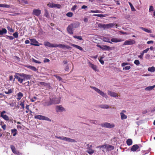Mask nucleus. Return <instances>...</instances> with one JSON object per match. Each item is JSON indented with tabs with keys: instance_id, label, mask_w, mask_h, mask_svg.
<instances>
[{
	"instance_id": "774afa93",
	"label": "nucleus",
	"mask_w": 155,
	"mask_h": 155,
	"mask_svg": "<svg viewBox=\"0 0 155 155\" xmlns=\"http://www.w3.org/2000/svg\"><path fill=\"white\" fill-rule=\"evenodd\" d=\"M49 61H50V60L49 59H47V58H45L44 60V63L48 62Z\"/></svg>"
},
{
	"instance_id": "0eeeda50",
	"label": "nucleus",
	"mask_w": 155,
	"mask_h": 155,
	"mask_svg": "<svg viewBox=\"0 0 155 155\" xmlns=\"http://www.w3.org/2000/svg\"><path fill=\"white\" fill-rule=\"evenodd\" d=\"M10 148L12 152L15 154L18 155H20L21 154V153L19 152V151L17 150L15 147L13 145H10Z\"/></svg>"
},
{
	"instance_id": "6e6d98bb",
	"label": "nucleus",
	"mask_w": 155,
	"mask_h": 155,
	"mask_svg": "<svg viewBox=\"0 0 155 155\" xmlns=\"http://www.w3.org/2000/svg\"><path fill=\"white\" fill-rule=\"evenodd\" d=\"M32 60L35 63H37V64H41V62L39 61H38L36 60H35V59H34V58H33Z\"/></svg>"
},
{
	"instance_id": "393cba45",
	"label": "nucleus",
	"mask_w": 155,
	"mask_h": 155,
	"mask_svg": "<svg viewBox=\"0 0 155 155\" xmlns=\"http://www.w3.org/2000/svg\"><path fill=\"white\" fill-rule=\"evenodd\" d=\"M31 43V45H33L34 46H38L36 43H38V42L35 39H30Z\"/></svg>"
},
{
	"instance_id": "e2e57ef3",
	"label": "nucleus",
	"mask_w": 155,
	"mask_h": 155,
	"mask_svg": "<svg viewBox=\"0 0 155 155\" xmlns=\"http://www.w3.org/2000/svg\"><path fill=\"white\" fill-rule=\"evenodd\" d=\"M149 48H147L145 50H144L142 52V54H144V53H147V52L149 51Z\"/></svg>"
},
{
	"instance_id": "13d9d810",
	"label": "nucleus",
	"mask_w": 155,
	"mask_h": 155,
	"mask_svg": "<svg viewBox=\"0 0 155 155\" xmlns=\"http://www.w3.org/2000/svg\"><path fill=\"white\" fill-rule=\"evenodd\" d=\"M0 98H2L3 97H4V98H7L6 96L2 93H0Z\"/></svg>"
},
{
	"instance_id": "0e129e2a",
	"label": "nucleus",
	"mask_w": 155,
	"mask_h": 155,
	"mask_svg": "<svg viewBox=\"0 0 155 155\" xmlns=\"http://www.w3.org/2000/svg\"><path fill=\"white\" fill-rule=\"evenodd\" d=\"M129 63L126 62H123L121 64V66L124 67L126 65L129 64Z\"/></svg>"
},
{
	"instance_id": "3c124183",
	"label": "nucleus",
	"mask_w": 155,
	"mask_h": 155,
	"mask_svg": "<svg viewBox=\"0 0 155 155\" xmlns=\"http://www.w3.org/2000/svg\"><path fill=\"white\" fill-rule=\"evenodd\" d=\"M24 102V101L23 102H21L19 104V105L23 109L25 108Z\"/></svg>"
},
{
	"instance_id": "338daca9",
	"label": "nucleus",
	"mask_w": 155,
	"mask_h": 155,
	"mask_svg": "<svg viewBox=\"0 0 155 155\" xmlns=\"http://www.w3.org/2000/svg\"><path fill=\"white\" fill-rule=\"evenodd\" d=\"M15 104H16V103H13V102H12V103H10L9 104V105L11 107H14L15 105Z\"/></svg>"
},
{
	"instance_id": "9d476101",
	"label": "nucleus",
	"mask_w": 155,
	"mask_h": 155,
	"mask_svg": "<svg viewBox=\"0 0 155 155\" xmlns=\"http://www.w3.org/2000/svg\"><path fill=\"white\" fill-rule=\"evenodd\" d=\"M102 126L105 127L112 128L114 127L115 126V125L114 124H110V123L106 122L105 123L102 124Z\"/></svg>"
},
{
	"instance_id": "a18cd8bd",
	"label": "nucleus",
	"mask_w": 155,
	"mask_h": 155,
	"mask_svg": "<svg viewBox=\"0 0 155 155\" xmlns=\"http://www.w3.org/2000/svg\"><path fill=\"white\" fill-rule=\"evenodd\" d=\"M73 37L75 38H77V39H78L79 40H83V39L82 38V37L81 36H74Z\"/></svg>"
},
{
	"instance_id": "1a4fd4ad",
	"label": "nucleus",
	"mask_w": 155,
	"mask_h": 155,
	"mask_svg": "<svg viewBox=\"0 0 155 155\" xmlns=\"http://www.w3.org/2000/svg\"><path fill=\"white\" fill-rule=\"evenodd\" d=\"M47 5L51 8H61V6L58 4H54L53 3H49Z\"/></svg>"
},
{
	"instance_id": "de8ad7c7",
	"label": "nucleus",
	"mask_w": 155,
	"mask_h": 155,
	"mask_svg": "<svg viewBox=\"0 0 155 155\" xmlns=\"http://www.w3.org/2000/svg\"><path fill=\"white\" fill-rule=\"evenodd\" d=\"M44 16L47 18H48L49 17V13L48 10L46 9L45 10Z\"/></svg>"
},
{
	"instance_id": "c9c22d12",
	"label": "nucleus",
	"mask_w": 155,
	"mask_h": 155,
	"mask_svg": "<svg viewBox=\"0 0 155 155\" xmlns=\"http://www.w3.org/2000/svg\"><path fill=\"white\" fill-rule=\"evenodd\" d=\"M57 111H62L64 110V109L61 106H58L56 107Z\"/></svg>"
},
{
	"instance_id": "2f4dec72",
	"label": "nucleus",
	"mask_w": 155,
	"mask_h": 155,
	"mask_svg": "<svg viewBox=\"0 0 155 155\" xmlns=\"http://www.w3.org/2000/svg\"><path fill=\"white\" fill-rule=\"evenodd\" d=\"M103 40L104 42H109L111 44L112 43V42L110 41L109 38L108 37H103Z\"/></svg>"
},
{
	"instance_id": "69168bd1",
	"label": "nucleus",
	"mask_w": 155,
	"mask_h": 155,
	"mask_svg": "<svg viewBox=\"0 0 155 155\" xmlns=\"http://www.w3.org/2000/svg\"><path fill=\"white\" fill-rule=\"evenodd\" d=\"M105 25V24H99V25H98V26L100 27H102V28H104L105 29V27H104V26L103 25Z\"/></svg>"
},
{
	"instance_id": "4c0bfd02",
	"label": "nucleus",
	"mask_w": 155,
	"mask_h": 155,
	"mask_svg": "<svg viewBox=\"0 0 155 155\" xmlns=\"http://www.w3.org/2000/svg\"><path fill=\"white\" fill-rule=\"evenodd\" d=\"M126 143L128 145L130 146L132 144V140L130 139H129L127 140Z\"/></svg>"
},
{
	"instance_id": "49530a36",
	"label": "nucleus",
	"mask_w": 155,
	"mask_h": 155,
	"mask_svg": "<svg viewBox=\"0 0 155 155\" xmlns=\"http://www.w3.org/2000/svg\"><path fill=\"white\" fill-rule=\"evenodd\" d=\"M7 28L8 30L10 32L12 33L14 32V30L12 28H11L9 26H7Z\"/></svg>"
},
{
	"instance_id": "dca6fc26",
	"label": "nucleus",
	"mask_w": 155,
	"mask_h": 155,
	"mask_svg": "<svg viewBox=\"0 0 155 155\" xmlns=\"http://www.w3.org/2000/svg\"><path fill=\"white\" fill-rule=\"evenodd\" d=\"M72 27L69 25L68 26L67 28V30L68 33L71 35H72L73 34V31Z\"/></svg>"
},
{
	"instance_id": "39448f33",
	"label": "nucleus",
	"mask_w": 155,
	"mask_h": 155,
	"mask_svg": "<svg viewBox=\"0 0 155 155\" xmlns=\"http://www.w3.org/2000/svg\"><path fill=\"white\" fill-rule=\"evenodd\" d=\"M49 99L51 105L58 104L60 103L59 100L56 97H50Z\"/></svg>"
},
{
	"instance_id": "72a5a7b5",
	"label": "nucleus",
	"mask_w": 155,
	"mask_h": 155,
	"mask_svg": "<svg viewBox=\"0 0 155 155\" xmlns=\"http://www.w3.org/2000/svg\"><path fill=\"white\" fill-rule=\"evenodd\" d=\"M140 28L146 32L148 33H151L152 32L151 30H148V29L144 28L143 27H140Z\"/></svg>"
},
{
	"instance_id": "bb28decb",
	"label": "nucleus",
	"mask_w": 155,
	"mask_h": 155,
	"mask_svg": "<svg viewBox=\"0 0 155 155\" xmlns=\"http://www.w3.org/2000/svg\"><path fill=\"white\" fill-rule=\"evenodd\" d=\"M21 4L23 5L24 4H28V2L27 0H17Z\"/></svg>"
},
{
	"instance_id": "ddd939ff",
	"label": "nucleus",
	"mask_w": 155,
	"mask_h": 155,
	"mask_svg": "<svg viewBox=\"0 0 155 155\" xmlns=\"http://www.w3.org/2000/svg\"><path fill=\"white\" fill-rule=\"evenodd\" d=\"M88 147L87 148V150L86 152L89 153L90 154H91L94 153V151L92 149V145H89V144L87 145Z\"/></svg>"
},
{
	"instance_id": "5fc2aeb1",
	"label": "nucleus",
	"mask_w": 155,
	"mask_h": 155,
	"mask_svg": "<svg viewBox=\"0 0 155 155\" xmlns=\"http://www.w3.org/2000/svg\"><path fill=\"white\" fill-rule=\"evenodd\" d=\"M134 63L137 65H138L140 64V61L138 60H136L134 61Z\"/></svg>"
},
{
	"instance_id": "e433bc0d",
	"label": "nucleus",
	"mask_w": 155,
	"mask_h": 155,
	"mask_svg": "<svg viewBox=\"0 0 155 155\" xmlns=\"http://www.w3.org/2000/svg\"><path fill=\"white\" fill-rule=\"evenodd\" d=\"M10 5H7L6 4H0V7H4L6 8H10Z\"/></svg>"
},
{
	"instance_id": "4be33fe9",
	"label": "nucleus",
	"mask_w": 155,
	"mask_h": 155,
	"mask_svg": "<svg viewBox=\"0 0 155 155\" xmlns=\"http://www.w3.org/2000/svg\"><path fill=\"white\" fill-rule=\"evenodd\" d=\"M115 25V24L114 23H111L105 24V25H103L104 26V27L105 28H113Z\"/></svg>"
},
{
	"instance_id": "f3484780",
	"label": "nucleus",
	"mask_w": 155,
	"mask_h": 155,
	"mask_svg": "<svg viewBox=\"0 0 155 155\" xmlns=\"http://www.w3.org/2000/svg\"><path fill=\"white\" fill-rule=\"evenodd\" d=\"M42 104L44 106H48L51 105L50 100L43 101L42 103Z\"/></svg>"
},
{
	"instance_id": "2eb2a0df",
	"label": "nucleus",
	"mask_w": 155,
	"mask_h": 155,
	"mask_svg": "<svg viewBox=\"0 0 155 155\" xmlns=\"http://www.w3.org/2000/svg\"><path fill=\"white\" fill-rule=\"evenodd\" d=\"M38 85H41L42 86H44L47 88H50V84L49 83H47L44 82H40L39 83Z\"/></svg>"
},
{
	"instance_id": "680f3d73",
	"label": "nucleus",
	"mask_w": 155,
	"mask_h": 155,
	"mask_svg": "<svg viewBox=\"0 0 155 155\" xmlns=\"http://www.w3.org/2000/svg\"><path fill=\"white\" fill-rule=\"evenodd\" d=\"M143 54H142V52H141V54L138 56V57L140 59H143Z\"/></svg>"
},
{
	"instance_id": "6ab92c4d",
	"label": "nucleus",
	"mask_w": 155,
	"mask_h": 155,
	"mask_svg": "<svg viewBox=\"0 0 155 155\" xmlns=\"http://www.w3.org/2000/svg\"><path fill=\"white\" fill-rule=\"evenodd\" d=\"M111 42L114 43L120 42L124 41V40L116 38H113L111 39Z\"/></svg>"
},
{
	"instance_id": "a878e982",
	"label": "nucleus",
	"mask_w": 155,
	"mask_h": 155,
	"mask_svg": "<svg viewBox=\"0 0 155 155\" xmlns=\"http://www.w3.org/2000/svg\"><path fill=\"white\" fill-rule=\"evenodd\" d=\"M89 64L90 66L95 71H97V66L95 65L92 64L91 63L89 62Z\"/></svg>"
},
{
	"instance_id": "412c9836",
	"label": "nucleus",
	"mask_w": 155,
	"mask_h": 155,
	"mask_svg": "<svg viewBox=\"0 0 155 155\" xmlns=\"http://www.w3.org/2000/svg\"><path fill=\"white\" fill-rule=\"evenodd\" d=\"M139 148V147L137 144L133 145L130 149L131 151L134 152Z\"/></svg>"
},
{
	"instance_id": "79ce46f5",
	"label": "nucleus",
	"mask_w": 155,
	"mask_h": 155,
	"mask_svg": "<svg viewBox=\"0 0 155 155\" xmlns=\"http://www.w3.org/2000/svg\"><path fill=\"white\" fill-rule=\"evenodd\" d=\"M128 3L130 6V8H131L132 11H136V10H135V8H134V7L133 6V5L132 3L130 2H128Z\"/></svg>"
},
{
	"instance_id": "a19ab883",
	"label": "nucleus",
	"mask_w": 155,
	"mask_h": 155,
	"mask_svg": "<svg viewBox=\"0 0 155 155\" xmlns=\"http://www.w3.org/2000/svg\"><path fill=\"white\" fill-rule=\"evenodd\" d=\"M148 70L151 72H153L155 71V68L153 67H149L148 69Z\"/></svg>"
},
{
	"instance_id": "58836bf2",
	"label": "nucleus",
	"mask_w": 155,
	"mask_h": 155,
	"mask_svg": "<svg viewBox=\"0 0 155 155\" xmlns=\"http://www.w3.org/2000/svg\"><path fill=\"white\" fill-rule=\"evenodd\" d=\"M1 116L6 121H8L9 120V117L7 115H2V116Z\"/></svg>"
},
{
	"instance_id": "f03ea898",
	"label": "nucleus",
	"mask_w": 155,
	"mask_h": 155,
	"mask_svg": "<svg viewBox=\"0 0 155 155\" xmlns=\"http://www.w3.org/2000/svg\"><path fill=\"white\" fill-rule=\"evenodd\" d=\"M91 88H92L95 91L97 92L98 93L100 94L103 97H105L106 98H107V96L106 94L104 93V92H103L102 91L100 90V89L98 88L94 87H93L92 86H90Z\"/></svg>"
},
{
	"instance_id": "052dcab7",
	"label": "nucleus",
	"mask_w": 155,
	"mask_h": 155,
	"mask_svg": "<svg viewBox=\"0 0 155 155\" xmlns=\"http://www.w3.org/2000/svg\"><path fill=\"white\" fill-rule=\"evenodd\" d=\"M77 7V5H74L71 8V10L72 11H74L76 9Z\"/></svg>"
},
{
	"instance_id": "a211bd4d",
	"label": "nucleus",
	"mask_w": 155,
	"mask_h": 155,
	"mask_svg": "<svg viewBox=\"0 0 155 155\" xmlns=\"http://www.w3.org/2000/svg\"><path fill=\"white\" fill-rule=\"evenodd\" d=\"M80 23L78 21H76L74 23L70 24L71 25L72 27L73 28H76L80 26Z\"/></svg>"
},
{
	"instance_id": "20e7f679",
	"label": "nucleus",
	"mask_w": 155,
	"mask_h": 155,
	"mask_svg": "<svg viewBox=\"0 0 155 155\" xmlns=\"http://www.w3.org/2000/svg\"><path fill=\"white\" fill-rule=\"evenodd\" d=\"M18 75H19L22 78V79H23V81L25 80L30 79L31 78V75L30 74H27L22 73L21 74H19Z\"/></svg>"
},
{
	"instance_id": "c85d7f7f",
	"label": "nucleus",
	"mask_w": 155,
	"mask_h": 155,
	"mask_svg": "<svg viewBox=\"0 0 155 155\" xmlns=\"http://www.w3.org/2000/svg\"><path fill=\"white\" fill-rule=\"evenodd\" d=\"M17 99L18 101H19L23 97V95L21 92H19L17 94Z\"/></svg>"
},
{
	"instance_id": "8fccbe9b",
	"label": "nucleus",
	"mask_w": 155,
	"mask_h": 155,
	"mask_svg": "<svg viewBox=\"0 0 155 155\" xmlns=\"http://www.w3.org/2000/svg\"><path fill=\"white\" fill-rule=\"evenodd\" d=\"M130 68H131V67H130V66H127L126 67H124L123 68V70H129L130 69Z\"/></svg>"
},
{
	"instance_id": "f257e3e1",
	"label": "nucleus",
	"mask_w": 155,
	"mask_h": 155,
	"mask_svg": "<svg viewBox=\"0 0 155 155\" xmlns=\"http://www.w3.org/2000/svg\"><path fill=\"white\" fill-rule=\"evenodd\" d=\"M104 146V149L102 150L104 152L112 150L114 148V146L109 144H105Z\"/></svg>"
},
{
	"instance_id": "473e14b6",
	"label": "nucleus",
	"mask_w": 155,
	"mask_h": 155,
	"mask_svg": "<svg viewBox=\"0 0 155 155\" xmlns=\"http://www.w3.org/2000/svg\"><path fill=\"white\" fill-rule=\"evenodd\" d=\"M154 87H155V85H154L153 86H149L146 87L145 90L146 91H150L153 89Z\"/></svg>"
},
{
	"instance_id": "f8f14e48",
	"label": "nucleus",
	"mask_w": 155,
	"mask_h": 155,
	"mask_svg": "<svg viewBox=\"0 0 155 155\" xmlns=\"http://www.w3.org/2000/svg\"><path fill=\"white\" fill-rule=\"evenodd\" d=\"M41 14V10L39 9H34L33 10L32 14L36 16H39Z\"/></svg>"
},
{
	"instance_id": "7ed1b4c3",
	"label": "nucleus",
	"mask_w": 155,
	"mask_h": 155,
	"mask_svg": "<svg viewBox=\"0 0 155 155\" xmlns=\"http://www.w3.org/2000/svg\"><path fill=\"white\" fill-rule=\"evenodd\" d=\"M35 119H38L41 120H45L49 121H51V120L49 119L48 117L41 115H37L34 116Z\"/></svg>"
},
{
	"instance_id": "4468645a",
	"label": "nucleus",
	"mask_w": 155,
	"mask_h": 155,
	"mask_svg": "<svg viewBox=\"0 0 155 155\" xmlns=\"http://www.w3.org/2000/svg\"><path fill=\"white\" fill-rule=\"evenodd\" d=\"M55 44H51L48 41L45 42L44 43V45L45 46L49 48H55Z\"/></svg>"
},
{
	"instance_id": "603ef678",
	"label": "nucleus",
	"mask_w": 155,
	"mask_h": 155,
	"mask_svg": "<svg viewBox=\"0 0 155 155\" xmlns=\"http://www.w3.org/2000/svg\"><path fill=\"white\" fill-rule=\"evenodd\" d=\"M12 92V90L9 89L8 90V91H5V93L6 94H9Z\"/></svg>"
},
{
	"instance_id": "ea45409f",
	"label": "nucleus",
	"mask_w": 155,
	"mask_h": 155,
	"mask_svg": "<svg viewBox=\"0 0 155 155\" xmlns=\"http://www.w3.org/2000/svg\"><path fill=\"white\" fill-rule=\"evenodd\" d=\"M28 68L34 71H36L37 70V68L35 67L32 66H29Z\"/></svg>"
},
{
	"instance_id": "9b49d317",
	"label": "nucleus",
	"mask_w": 155,
	"mask_h": 155,
	"mask_svg": "<svg viewBox=\"0 0 155 155\" xmlns=\"http://www.w3.org/2000/svg\"><path fill=\"white\" fill-rule=\"evenodd\" d=\"M58 47L60 48H66L67 49H69L71 48L68 45H62L61 44H60L59 45L55 44V47L56 48Z\"/></svg>"
},
{
	"instance_id": "6e6552de",
	"label": "nucleus",
	"mask_w": 155,
	"mask_h": 155,
	"mask_svg": "<svg viewBox=\"0 0 155 155\" xmlns=\"http://www.w3.org/2000/svg\"><path fill=\"white\" fill-rule=\"evenodd\" d=\"M135 43V41L133 39H130L126 41L124 44V45H131Z\"/></svg>"
},
{
	"instance_id": "864d4df0",
	"label": "nucleus",
	"mask_w": 155,
	"mask_h": 155,
	"mask_svg": "<svg viewBox=\"0 0 155 155\" xmlns=\"http://www.w3.org/2000/svg\"><path fill=\"white\" fill-rule=\"evenodd\" d=\"M13 35L15 38H17L18 37V33L17 32L14 33Z\"/></svg>"
},
{
	"instance_id": "423d86ee",
	"label": "nucleus",
	"mask_w": 155,
	"mask_h": 155,
	"mask_svg": "<svg viewBox=\"0 0 155 155\" xmlns=\"http://www.w3.org/2000/svg\"><path fill=\"white\" fill-rule=\"evenodd\" d=\"M21 73H15V75H14L15 78L14 79L13 81H14L15 80V78L17 79L18 81L20 83V84H22L23 83V79H22V78L20 76L19 74H21Z\"/></svg>"
},
{
	"instance_id": "bf43d9fd",
	"label": "nucleus",
	"mask_w": 155,
	"mask_h": 155,
	"mask_svg": "<svg viewBox=\"0 0 155 155\" xmlns=\"http://www.w3.org/2000/svg\"><path fill=\"white\" fill-rule=\"evenodd\" d=\"M154 10L153 7L152 6H150V7L149 9V12H150L151 11H153Z\"/></svg>"
},
{
	"instance_id": "37998d69",
	"label": "nucleus",
	"mask_w": 155,
	"mask_h": 155,
	"mask_svg": "<svg viewBox=\"0 0 155 155\" xmlns=\"http://www.w3.org/2000/svg\"><path fill=\"white\" fill-rule=\"evenodd\" d=\"M106 15H103V14H94L93 15V16H96L100 17V18H103L104 17H105L106 16Z\"/></svg>"
},
{
	"instance_id": "c03bdc74",
	"label": "nucleus",
	"mask_w": 155,
	"mask_h": 155,
	"mask_svg": "<svg viewBox=\"0 0 155 155\" xmlns=\"http://www.w3.org/2000/svg\"><path fill=\"white\" fill-rule=\"evenodd\" d=\"M89 12L94 13H101L102 12L101 11L96 10H91Z\"/></svg>"
},
{
	"instance_id": "cd10ccee",
	"label": "nucleus",
	"mask_w": 155,
	"mask_h": 155,
	"mask_svg": "<svg viewBox=\"0 0 155 155\" xmlns=\"http://www.w3.org/2000/svg\"><path fill=\"white\" fill-rule=\"evenodd\" d=\"M11 134H12L13 136H15L18 134L17 130L16 129L14 128L11 130Z\"/></svg>"
},
{
	"instance_id": "b1692460",
	"label": "nucleus",
	"mask_w": 155,
	"mask_h": 155,
	"mask_svg": "<svg viewBox=\"0 0 155 155\" xmlns=\"http://www.w3.org/2000/svg\"><path fill=\"white\" fill-rule=\"evenodd\" d=\"M63 140L72 142H75V140L74 139H71L67 137H63Z\"/></svg>"
},
{
	"instance_id": "4d7b16f0",
	"label": "nucleus",
	"mask_w": 155,
	"mask_h": 155,
	"mask_svg": "<svg viewBox=\"0 0 155 155\" xmlns=\"http://www.w3.org/2000/svg\"><path fill=\"white\" fill-rule=\"evenodd\" d=\"M101 107L103 108L107 109L109 107V106L107 105H101Z\"/></svg>"
},
{
	"instance_id": "f704fd0d",
	"label": "nucleus",
	"mask_w": 155,
	"mask_h": 155,
	"mask_svg": "<svg viewBox=\"0 0 155 155\" xmlns=\"http://www.w3.org/2000/svg\"><path fill=\"white\" fill-rule=\"evenodd\" d=\"M120 115L121 116V119L122 120L125 119L127 118V116L123 114V112L120 113Z\"/></svg>"
},
{
	"instance_id": "5701e85b",
	"label": "nucleus",
	"mask_w": 155,
	"mask_h": 155,
	"mask_svg": "<svg viewBox=\"0 0 155 155\" xmlns=\"http://www.w3.org/2000/svg\"><path fill=\"white\" fill-rule=\"evenodd\" d=\"M70 44L71 46L77 48V49L79 50L80 51H82L83 50V48L81 47L79 45H77L71 43H70Z\"/></svg>"
},
{
	"instance_id": "c756f323",
	"label": "nucleus",
	"mask_w": 155,
	"mask_h": 155,
	"mask_svg": "<svg viewBox=\"0 0 155 155\" xmlns=\"http://www.w3.org/2000/svg\"><path fill=\"white\" fill-rule=\"evenodd\" d=\"M102 49L103 50H108L109 51L110 49V47L107 45H102Z\"/></svg>"
},
{
	"instance_id": "7c9ffc66",
	"label": "nucleus",
	"mask_w": 155,
	"mask_h": 155,
	"mask_svg": "<svg viewBox=\"0 0 155 155\" xmlns=\"http://www.w3.org/2000/svg\"><path fill=\"white\" fill-rule=\"evenodd\" d=\"M7 32L6 29L5 28H2V30H0V35H2L4 34H5Z\"/></svg>"
},
{
	"instance_id": "09e8293b",
	"label": "nucleus",
	"mask_w": 155,
	"mask_h": 155,
	"mask_svg": "<svg viewBox=\"0 0 155 155\" xmlns=\"http://www.w3.org/2000/svg\"><path fill=\"white\" fill-rule=\"evenodd\" d=\"M73 13L71 12H68L66 15V16L68 17H71L73 16Z\"/></svg>"
},
{
	"instance_id": "aec40b11",
	"label": "nucleus",
	"mask_w": 155,
	"mask_h": 155,
	"mask_svg": "<svg viewBox=\"0 0 155 155\" xmlns=\"http://www.w3.org/2000/svg\"><path fill=\"white\" fill-rule=\"evenodd\" d=\"M108 94L111 97H118V95L117 93L110 91H108Z\"/></svg>"
}]
</instances>
